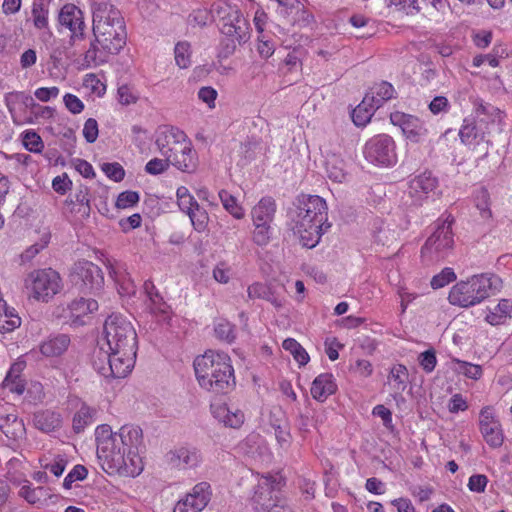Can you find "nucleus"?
I'll return each instance as SVG.
<instances>
[{
    "label": "nucleus",
    "mask_w": 512,
    "mask_h": 512,
    "mask_svg": "<svg viewBox=\"0 0 512 512\" xmlns=\"http://www.w3.org/2000/svg\"><path fill=\"white\" fill-rule=\"evenodd\" d=\"M167 461L177 468H192L200 461V453L195 448L181 447L170 451L166 455Z\"/></svg>",
    "instance_id": "393cba45"
},
{
    "label": "nucleus",
    "mask_w": 512,
    "mask_h": 512,
    "mask_svg": "<svg viewBox=\"0 0 512 512\" xmlns=\"http://www.w3.org/2000/svg\"><path fill=\"white\" fill-rule=\"evenodd\" d=\"M474 115L477 120H483L489 132L491 126L501 124L504 118V113L499 108L482 100L474 102Z\"/></svg>",
    "instance_id": "a878e982"
},
{
    "label": "nucleus",
    "mask_w": 512,
    "mask_h": 512,
    "mask_svg": "<svg viewBox=\"0 0 512 512\" xmlns=\"http://www.w3.org/2000/svg\"><path fill=\"white\" fill-rule=\"evenodd\" d=\"M118 100L122 105H130L137 102L139 96L128 85H122L117 90Z\"/></svg>",
    "instance_id": "6e6d98bb"
},
{
    "label": "nucleus",
    "mask_w": 512,
    "mask_h": 512,
    "mask_svg": "<svg viewBox=\"0 0 512 512\" xmlns=\"http://www.w3.org/2000/svg\"><path fill=\"white\" fill-rule=\"evenodd\" d=\"M219 198L225 210L234 218L242 219L244 217L243 208L238 204L237 199L232 194L226 190H220Z\"/></svg>",
    "instance_id": "37998d69"
},
{
    "label": "nucleus",
    "mask_w": 512,
    "mask_h": 512,
    "mask_svg": "<svg viewBox=\"0 0 512 512\" xmlns=\"http://www.w3.org/2000/svg\"><path fill=\"white\" fill-rule=\"evenodd\" d=\"M23 145L33 153H40L44 147L41 137L35 132H26L23 136Z\"/></svg>",
    "instance_id": "864d4df0"
},
{
    "label": "nucleus",
    "mask_w": 512,
    "mask_h": 512,
    "mask_svg": "<svg viewBox=\"0 0 512 512\" xmlns=\"http://www.w3.org/2000/svg\"><path fill=\"white\" fill-rule=\"evenodd\" d=\"M63 102L67 110L72 114H79L84 110V103L74 94H65L63 97Z\"/></svg>",
    "instance_id": "680f3d73"
},
{
    "label": "nucleus",
    "mask_w": 512,
    "mask_h": 512,
    "mask_svg": "<svg viewBox=\"0 0 512 512\" xmlns=\"http://www.w3.org/2000/svg\"><path fill=\"white\" fill-rule=\"evenodd\" d=\"M69 344L70 338L65 334H61L43 342L40 346V351L46 357H57L67 350Z\"/></svg>",
    "instance_id": "c9c22d12"
},
{
    "label": "nucleus",
    "mask_w": 512,
    "mask_h": 512,
    "mask_svg": "<svg viewBox=\"0 0 512 512\" xmlns=\"http://www.w3.org/2000/svg\"><path fill=\"white\" fill-rule=\"evenodd\" d=\"M211 498L210 484L200 482L196 484L192 491L186 495L185 499L180 500L174 507V512H199L202 511Z\"/></svg>",
    "instance_id": "a211bd4d"
},
{
    "label": "nucleus",
    "mask_w": 512,
    "mask_h": 512,
    "mask_svg": "<svg viewBox=\"0 0 512 512\" xmlns=\"http://www.w3.org/2000/svg\"><path fill=\"white\" fill-rule=\"evenodd\" d=\"M136 352L128 350V352L110 351V353L99 351V360L106 361L108 368L98 366L97 361H94L95 367L99 373L108 377L111 375L114 378L126 377L134 367Z\"/></svg>",
    "instance_id": "f8f14e48"
},
{
    "label": "nucleus",
    "mask_w": 512,
    "mask_h": 512,
    "mask_svg": "<svg viewBox=\"0 0 512 512\" xmlns=\"http://www.w3.org/2000/svg\"><path fill=\"white\" fill-rule=\"evenodd\" d=\"M326 173L330 180L342 183L347 177L345 162L337 154L331 153L326 156L325 160Z\"/></svg>",
    "instance_id": "f704fd0d"
},
{
    "label": "nucleus",
    "mask_w": 512,
    "mask_h": 512,
    "mask_svg": "<svg viewBox=\"0 0 512 512\" xmlns=\"http://www.w3.org/2000/svg\"><path fill=\"white\" fill-rule=\"evenodd\" d=\"M493 316L498 318H512V300L501 299L499 303L491 310Z\"/></svg>",
    "instance_id": "bf43d9fd"
},
{
    "label": "nucleus",
    "mask_w": 512,
    "mask_h": 512,
    "mask_svg": "<svg viewBox=\"0 0 512 512\" xmlns=\"http://www.w3.org/2000/svg\"><path fill=\"white\" fill-rule=\"evenodd\" d=\"M139 201V194L135 191H125L119 194L116 206L121 209L132 207Z\"/></svg>",
    "instance_id": "13d9d810"
},
{
    "label": "nucleus",
    "mask_w": 512,
    "mask_h": 512,
    "mask_svg": "<svg viewBox=\"0 0 512 512\" xmlns=\"http://www.w3.org/2000/svg\"><path fill=\"white\" fill-rule=\"evenodd\" d=\"M50 0H34L31 9V20L37 30L49 29Z\"/></svg>",
    "instance_id": "72a5a7b5"
},
{
    "label": "nucleus",
    "mask_w": 512,
    "mask_h": 512,
    "mask_svg": "<svg viewBox=\"0 0 512 512\" xmlns=\"http://www.w3.org/2000/svg\"><path fill=\"white\" fill-rule=\"evenodd\" d=\"M276 212L275 201L270 198H262L251 211L253 224L271 225Z\"/></svg>",
    "instance_id": "c756f323"
},
{
    "label": "nucleus",
    "mask_w": 512,
    "mask_h": 512,
    "mask_svg": "<svg viewBox=\"0 0 512 512\" xmlns=\"http://www.w3.org/2000/svg\"><path fill=\"white\" fill-rule=\"evenodd\" d=\"M253 242L259 246H265L271 239V225L253 224Z\"/></svg>",
    "instance_id": "3c124183"
},
{
    "label": "nucleus",
    "mask_w": 512,
    "mask_h": 512,
    "mask_svg": "<svg viewBox=\"0 0 512 512\" xmlns=\"http://www.w3.org/2000/svg\"><path fill=\"white\" fill-rule=\"evenodd\" d=\"M283 286H273L256 282L248 287V297L250 299H264L276 308H281L285 302L283 295Z\"/></svg>",
    "instance_id": "4be33fe9"
},
{
    "label": "nucleus",
    "mask_w": 512,
    "mask_h": 512,
    "mask_svg": "<svg viewBox=\"0 0 512 512\" xmlns=\"http://www.w3.org/2000/svg\"><path fill=\"white\" fill-rule=\"evenodd\" d=\"M99 309L98 302L92 298L80 297L73 300L67 306V313L64 317H70L74 320L82 318H94Z\"/></svg>",
    "instance_id": "b1692460"
},
{
    "label": "nucleus",
    "mask_w": 512,
    "mask_h": 512,
    "mask_svg": "<svg viewBox=\"0 0 512 512\" xmlns=\"http://www.w3.org/2000/svg\"><path fill=\"white\" fill-rule=\"evenodd\" d=\"M191 45L187 41H180L175 45L174 58L176 65L181 69H186L191 65Z\"/></svg>",
    "instance_id": "79ce46f5"
},
{
    "label": "nucleus",
    "mask_w": 512,
    "mask_h": 512,
    "mask_svg": "<svg viewBox=\"0 0 512 512\" xmlns=\"http://www.w3.org/2000/svg\"><path fill=\"white\" fill-rule=\"evenodd\" d=\"M199 385L216 395L227 394L235 387L234 369L230 357L224 352L206 351L194 360Z\"/></svg>",
    "instance_id": "7ed1b4c3"
},
{
    "label": "nucleus",
    "mask_w": 512,
    "mask_h": 512,
    "mask_svg": "<svg viewBox=\"0 0 512 512\" xmlns=\"http://www.w3.org/2000/svg\"><path fill=\"white\" fill-rule=\"evenodd\" d=\"M94 42L85 52L87 66H97L107 61L109 55L118 54L125 46L127 32L124 18L110 0H91Z\"/></svg>",
    "instance_id": "f257e3e1"
},
{
    "label": "nucleus",
    "mask_w": 512,
    "mask_h": 512,
    "mask_svg": "<svg viewBox=\"0 0 512 512\" xmlns=\"http://www.w3.org/2000/svg\"><path fill=\"white\" fill-rule=\"evenodd\" d=\"M211 10L213 17H218L222 23L227 21L234 12H240L238 6L228 0H219L215 2L212 5Z\"/></svg>",
    "instance_id": "a18cd8bd"
},
{
    "label": "nucleus",
    "mask_w": 512,
    "mask_h": 512,
    "mask_svg": "<svg viewBox=\"0 0 512 512\" xmlns=\"http://www.w3.org/2000/svg\"><path fill=\"white\" fill-rule=\"evenodd\" d=\"M7 108L11 114L12 120L17 125L25 123H31L32 118L30 116H23L20 111L23 108H34L37 107L41 110L42 116H50L52 109L50 107H40L35 104L33 98L26 95L23 92H12L6 97Z\"/></svg>",
    "instance_id": "dca6fc26"
},
{
    "label": "nucleus",
    "mask_w": 512,
    "mask_h": 512,
    "mask_svg": "<svg viewBox=\"0 0 512 512\" xmlns=\"http://www.w3.org/2000/svg\"><path fill=\"white\" fill-rule=\"evenodd\" d=\"M169 162L167 161V158L165 159H159L154 158L151 159L145 166V170L147 173L152 175L160 174L164 171H166L169 167Z\"/></svg>",
    "instance_id": "69168bd1"
},
{
    "label": "nucleus",
    "mask_w": 512,
    "mask_h": 512,
    "mask_svg": "<svg viewBox=\"0 0 512 512\" xmlns=\"http://www.w3.org/2000/svg\"><path fill=\"white\" fill-rule=\"evenodd\" d=\"M479 426L485 441L492 447H499L503 443V433L499 421L494 415L492 407H484L480 412Z\"/></svg>",
    "instance_id": "412c9836"
},
{
    "label": "nucleus",
    "mask_w": 512,
    "mask_h": 512,
    "mask_svg": "<svg viewBox=\"0 0 512 512\" xmlns=\"http://www.w3.org/2000/svg\"><path fill=\"white\" fill-rule=\"evenodd\" d=\"M489 205V194L486 189L481 188L476 196V207L480 210L484 218L491 217Z\"/></svg>",
    "instance_id": "4d7b16f0"
},
{
    "label": "nucleus",
    "mask_w": 512,
    "mask_h": 512,
    "mask_svg": "<svg viewBox=\"0 0 512 512\" xmlns=\"http://www.w3.org/2000/svg\"><path fill=\"white\" fill-rule=\"evenodd\" d=\"M455 279L456 274L454 270L452 268L446 267L431 279L430 284L433 289H439L453 282Z\"/></svg>",
    "instance_id": "8fccbe9b"
},
{
    "label": "nucleus",
    "mask_w": 512,
    "mask_h": 512,
    "mask_svg": "<svg viewBox=\"0 0 512 512\" xmlns=\"http://www.w3.org/2000/svg\"><path fill=\"white\" fill-rule=\"evenodd\" d=\"M23 483L19 490V496L24 498L29 504H37L42 499L49 497L44 487H32V484L28 480H24Z\"/></svg>",
    "instance_id": "58836bf2"
},
{
    "label": "nucleus",
    "mask_w": 512,
    "mask_h": 512,
    "mask_svg": "<svg viewBox=\"0 0 512 512\" xmlns=\"http://www.w3.org/2000/svg\"><path fill=\"white\" fill-rule=\"evenodd\" d=\"M221 32L232 41V44L226 45L225 56L235 52V42L243 45L250 39V25L241 12H234L227 21L222 23Z\"/></svg>",
    "instance_id": "4468645a"
},
{
    "label": "nucleus",
    "mask_w": 512,
    "mask_h": 512,
    "mask_svg": "<svg viewBox=\"0 0 512 512\" xmlns=\"http://www.w3.org/2000/svg\"><path fill=\"white\" fill-rule=\"evenodd\" d=\"M326 201L318 195L302 194L297 198L296 210L291 217L292 229L304 247L313 248L331 224L328 223Z\"/></svg>",
    "instance_id": "f03ea898"
},
{
    "label": "nucleus",
    "mask_w": 512,
    "mask_h": 512,
    "mask_svg": "<svg viewBox=\"0 0 512 512\" xmlns=\"http://www.w3.org/2000/svg\"><path fill=\"white\" fill-rule=\"evenodd\" d=\"M376 109L378 107L370 101V96L365 95L362 102L352 112L354 124L356 126H365L371 120Z\"/></svg>",
    "instance_id": "e433bc0d"
},
{
    "label": "nucleus",
    "mask_w": 512,
    "mask_h": 512,
    "mask_svg": "<svg viewBox=\"0 0 512 512\" xmlns=\"http://www.w3.org/2000/svg\"><path fill=\"white\" fill-rule=\"evenodd\" d=\"M214 335L218 340L231 344L236 339L237 329L231 322H218Z\"/></svg>",
    "instance_id": "49530a36"
},
{
    "label": "nucleus",
    "mask_w": 512,
    "mask_h": 512,
    "mask_svg": "<svg viewBox=\"0 0 512 512\" xmlns=\"http://www.w3.org/2000/svg\"><path fill=\"white\" fill-rule=\"evenodd\" d=\"M390 120L393 125L399 126L406 138L412 142L418 143L427 135L424 123L415 116L396 111L390 114Z\"/></svg>",
    "instance_id": "aec40b11"
},
{
    "label": "nucleus",
    "mask_w": 512,
    "mask_h": 512,
    "mask_svg": "<svg viewBox=\"0 0 512 512\" xmlns=\"http://www.w3.org/2000/svg\"><path fill=\"white\" fill-rule=\"evenodd\" d=\"M26 367V362L21 358L13 363L3 380V387L18 395L25 391V381L22 378V372Z\"/></svg>",
    "instance_id": "bb28decb"
},
{
    "label": "nucleus",
    "mask_w": 512,
    "mask_h": 512,
    "mask_svg": "<svg viewBox=\"0 0 512 512\" xmlns=\"http://www.w3.org/2000/svg\"><path fill=\"white\" fill-rule=\"evenodd\" d=\"M143 289L148 298L151 313L155 316L161 315L169 318L170 306L163 300L154 283L150 280L145 281Z\"/></svg>",
    "instance_id": "cd10ccee"
},
{
    "label": "nucleus",
    "mask_w": 512,
    "mask_h": 512,
    "mask_svg": "<svg viewBox=\"0 0 512 512\" xmlns=\"http://www.w3.org/2000/svg\"><path fill=\"white\" fill-rule=\"evenodd\" d=\"M388 380L391 382L393 390L397 392L404 391L408 381L407 368L402 364L394 365L390 370Z\"/></svg>",
    "instance_id": "a19ab883"
},
{
    "label": "nucleus",
    "mask_w": 512,
    "mask_h": 512,
    "mask_svg": "<svg viewBox=\"0 0 512 512\" xmlns=\"http://www.w3.org/2000/svg\"><path fill=\"white\" fill-rule=\"evenodd\" d=\"M213 19L212 10L199 8L189 15V22L197 26H205Z\"/></svg>",
    "instance_id": "5fc2aeb1"
},
{
    "label": "nucleus",
    "mask_w": 512,
    "mask_h": 512,
    "mask_svg": "<svg viewBox=\"0 0 512 512\" xmlns=\"http://www.w3.org/2000/svg\"><path fill=\"white\" fill-rule=\"evenodd\" d=\"M438 187V179L431 172H423L409 181L406 191L410 204L421 206Z\"/></svg>",
    "instance_id": "2eb2a0df"
},
{
    "label": "nucleus",
    "mask_w": 512,
    "mask_h": 512,
    "mask_svg": "<svg viewBox=\"0 0 512 512\" xmlns=\"http://www.w3.org/2000/svg\"><path fill=\"white\" fill-rule=\"evenodd\" d=\"M73 281L77 284L79 281L89 291L99 290L104 282L101 269L92 262L79 261L74 265L72 273Z\"/></svg>",
    "instance_id": "6ab92c4d"
},
{
    "label": "nucleus",
    "mask_w": 512,
    "mask_h": 512,
    "mask_svg": "<svg viewBox=\"0 0 512 512\" xmlns=\"http://www.w3.org/2000/svg\"><path fill=\"white\" fill-rule=\"evenodd\" d=\"M188 216L190 218L193 228L197 232L202 233L207 230L208 223H209V216H208L207 211L204 208H201L200 205H198L196 208H194L188 214Z\"/></svg>",
    "instance_id": "de8ad7c7"
},
{
    "label": "nucleus",
    "mask_w": 512,
    "mask_h": 512,
    "mask_svg": "<svg viewBox=\"0 0 512 512\" xmlns=\"http://www.w3.org/2000/svg\"><path fill=\"white\" fill-rule=\"evenodd\" d=\"M452 361L458 364V368L455 369L458 373H461L466 377L474 380L481 378L483 371L480 365L461 361L459 359H453Z\"/></svg>",
    "instance_id": "09e8293b"
},
{
    "label": "nucleus",
    "mask_w": 512,
    "mask_h": 512,
    "mask_svg": "<svg viewBox=\"0 0 512 512\" xmlns=\"http://www.w3.org/2000/svg\"><path fill=\"white\" fill-rule=\"evenodd\" d=\"M99 460L111 473L115 472L125 477H135L143 471V461L138 451L124 453L117 450V453Z\"/></svg>",
    "instance_id": "ddd939ff"
},
{
    "label": "nucleus",
    "mask_w": 512,
    "mask_h": 512,
    "mask_svg": "<svg viewBox=\"0 0 512 512\" xmlns=\"http://www.w3.org/2000/svg\"><path fill=\"white\" fill-rule=\"evenodd\" d=\"M436 362L437 360L434 350H426L419 356V363L426 372H432L436 366Z\"/></svg>",
    "instance_id": "338daca9"
},
{
    "label": "nucleus",
    "mask_w": 512,
    "mask_h": 512,
    "mask_svg": "<svg viewBox=\"0 0 512 512\" xmlns=\"http://www.w3.org/2000/svg\"><path fill=\"white\" fill-rule=\"evenodd\" d=\"M0 430L5 436L13 441L24 438L26 429L23 421L16 414L0 416Z\"/></svg>",
    "instance_id": "7c9ffc66"
},
{
    "label": "nucleus",
    "mask_w": 512,
    "mask_h": 512,
    "mask_svg": "<svg viewBox=\"0 0 512 512\" xmlns=\"http://www.w3.org/2000/svg\"><path fill=\"white\" fill-rule=\"evenodd\" d=\"M501 279L494 274L473 275L467 280L456 283L450 290L448 299L451 304L470 307L481 303L491 294L500 290Z\"/></svg>",
    "instance_id": "39448f33"
},
{
    "label": "nucleus",
    "mask_w": 512,
    "mask_h": 512,
    "mask_svg": "<svg viewBox=\"0 0 512 512\" xmlns=\"http://www.w3.org/2000/svg\"><path fill=\"white\" fill-rule=\"evenodd\" d=\"M25 286L34 299L48 302L61 291L62 280L59 273L51 268L38 269L27 276Z\"/></svg>",
    "instance_id": "1a4fd4ad"
},
{
    "label": "nucleus",
    "mask_w": 512,
    "mask_h": 512,
    "mask_svg": "<svg viewBox=\"0 0 512 512\" xmlns=\"http://www.w3.org/2000/svg\"><path fill=\"white\" fill-rule=\"evenodd\" d=\"M102 171L114 181H121L125 176V171L119 163H104Z\"/></svg>",
    "instance_id": "052dcab7"
},
{
    "label": "nucleus",
    "mask_w": 512,
    "mask_h": 512,
    "mask_svg": "<svg viewBox=\"0 0 512 512\" xmlns=\"http://www.w3.org/2000/svg\"><path fill=\"white\" fill-rule=\"evenodd\" d=\"M155 143L169 164L183 172H192L196 169V152L183 131L166 128L158 133Z\"/></svg>",
    "instance_id": "20e7f679"
},
{
    "label": "nucleus",
    "mask_w": 512,
    "mask_h": 512,
    "mask_svg": "<svg viewBox=\"0 0 512 512\" xmlns=\"http://www.w3.org/2000/svg\"><path fill=\"white\" fill-rule=\"evenodd\" d=\"M282 347L289 351L300 366L306 365L310 357L307 351L293 338H287L283 341Z\"/></svg>",
    "instance_id": "c03bdc74"
},
{
    "label": "nucleus",
    "mask_w": 512,
    "mask_h": 512,
    "mask_svg": "<svg viewBox=\"0 0 512 512\" xmlns=\"http://www.w3.org/2000/svg\"><path fill=\"white\" fill-rule=\"evenodd\" d=\"M98 123L94 118L86 120L83 127V136L88 143H94L98 137Z\"/></svg>",
    "instance_id": "0e129e2a"
},
{
    "label": "nucleus",
    "mask_w": 512,
    "mask_h": 512,
    "mask_svg": "<svg viewBox=\"0 0 512 512\" xmlns=\"http://www.w3.org/2000/svg\"><path fill=\"white\" fill-rule=\"evenodd\" d=\"M452 223L453 220L447 218L436 224L433 233L421 249L422 258L425 261L436 262L442 260L452 251L454 246Z\"/></svg>",
    "instance_id": "6e6552de"
},
{
    "label": "nucleus",
    "mask_w": 512,
    "mask_h": 512,
    "mask_svg": "<svg viewBox=\"0 0 512 512\" xmlns=\"http://www.w3.org/2000/svg\"><path fill=\"white\" fill-rule=\"evenodd\" d=\"M58 22L71 32V42L84 39L86 30L84 15L82 10L76 5L71 3L65 4L59 11Z\"/></svg>",
    "instance_id": "f3484780"
},
{
    "label": "nucleus",
    "mask_w": 512,
    "mask_h": 512,
    "mask_svg": "<svg viewBox=\"0 0 512 512\" xmlns=\"http://www.w3.org/2000/svg\"><path fill=\"white\" fill-rule=\"evenodd\" d=\"M103 333L110 351L137 352V334L131 322H104Z\"/></svg>",
    "instance_id": "9d476101"
},
{
    "label": "nucleus",
    "mask_w": 512,
    "mask_h": 512,
    "mask_svg": "<svg viewBox=\"0 0 512 512\" xmlns=\"http://www.w3.org/2000/svg\"><path fill=\"white\" fill-rule=\"evenodd\" d=\"M283 479L278 474L262 475L255 487L252 502L258 512H294L281 488Z\"/></svg>",
    "instance_id": "0eeeda50"
},
{
    "label": "nucleus",
    "mask_w": 512,
    "mask_h": 512,
    "mask_svg": "<svg viewBox=\"0 0 512 512\" xmlns=\"http://www.w3.org/2000/svg\"><path fill=\"white\" fill-rule=\"evenodd\" d=\"M364 156L373 164L392 166L397 162L395 142L389 135H377L365 144Z\"/></svg>",
    "instance_id": "9b49d317"
},
{
    "label": "nucleus",
    "mask_w": 512,
    "mask_h": 512,
    "mask_svg": "<svg viewBox=\"0 0 512 512\" xmlns=\"http://www.w3.org/2000/svg\"><path fill=\"white\" fill-rule=\"evenodd\" d=\"M95 414V409L82 405L73 417V430L76 433L82 432L88 425L93 423Z\"/></svg>",
    "instance_id": "ea45409f"
},
{
    "label": "nucleus",
    "mask_w": 512,
    "mask_h": 512,
    "mask_svg": "<svg viewBox=\"0 0 512 512\" xmlns=\"http://www.w3.org/2000/svg\"><path fill=\"white\" fill-rule=\"evenodd\" d=\"M60 90L58 87H40L35 90V97L41 102H48L51 99L57 98L59 96Z\"/></svg>",
    "instance_id": "774afa93"
},
{
    "label": "nucleus",
    "mask_w": 512,
    "mask_h": 512,
    "mask_svg": "<svg viewBox=\"0 0 512 512\" xmlns=\"http://www.w3.org/2000/svg\"><path fill=\"white\" fill-rule=\"evenodd\" d=\"M337 390L334 377L331 373H323L317 376L311 387V395L315 400L324 401Z\"/></svg>",
    "instance_id": "c85d7f7f"
},
{
    "label": "nucleus",
    "mask_w": 512,
    "mask_h": 512,
    "mask_svg": "<svg viewBox=\"0 0 512 512\" xmlns=\"http://www.w3.org/2000/svg\"><path fill=\"white\" fill-rule=\"evenodd\" d=\"M65 204L71 213L80 214L84 218L89 217L91 206L88 187L80 186L78 191L65 201Z\"/></svg>",
    "instance_id": "2f4dec72"
},
{
    "label": "nucleus",
    "mask_w": 512,
    "mask_h": 512,
    "mask_svg": "<svg viewBox=\"0 0 512 512\" xmlns=\"http://www.w3.org/2000/svg\"><path fill=\"white\" fill-rule=\"evenodd\" d=\"M275 437L279 446L283 449H287L291 444V433L287 426L275 425Z\"/></svg>",
    "instance_id": "e2e57ef3"
},
{
    "label": "nucleus",
    "mask_w": 512,
    "mask_h": 512,
    "mask_svg": "<svg viewBox=\"0 0 512 512\" xmlns=\"http://www.w3.org/2000/svg\"><path fill=\"white\" fill-rule=\"evenodd\" d=\"M88 470L83 465H75L73 469L67 474L63 481V487L65 489H71L72 484L75 481H82L87 477Z\"/></svg>",
    "instance_id": "603ef678"
},
{
    "label": "nucleus",
    "mask_w": 512,
    "mask_h": 512,
    "mask_svg": "<svg viewBox=\"0 0 512 512\" xmlns=\"http://www.w3.org/2000/svg\"><path fill=\"white\" fill-rule=\"evenodd\" d=\"M98 459L120 452L138 451L142 444V430L136 426L124 425L118 432H113L107 424L99 425L95 430Z\"/></svg>",
    "instance_id": "423d86ee"
},
{
    "label": "nucleus",
    "mask_w": 512,
    "mask_h": 512,
    "mask_svg": "<svg viewBox=\"0 0 512 512\" xmlns=\"http://www.w3.org/2000/svg\"><path fill=\"white\" fill-rule=\"evenodd\" d=\"M483 120H477L475 117L465 118L459 131V137L465 145H477L484 141L490 132L486 129Z\"/></svg>",
    "instance_id": "5701e85b"
},
{
    "label": "nucleus",
    "mask_w": 512,
    "mask_h": 512,
    "mask_svg": "<svg viewBox=\"0 0 512 512\" xmlns=\"http://www.w3.org/2000/svg\"><path fill=\"white\" fill-rule=\"evenodd\" d=\"M34 425L37 429L50 433L61 427L62 418L57 412L44 410L34 414Z\"/></svg>",
    "instance_id": "473e14b6"
},
{
    "label": "nucleus",
    "mask_w": 512,
    "mask_h": 512,
    "mask_svg": "<svg viewBox=\"0 0 512 512\" xmlns=\"http://www.w3.org/2000/svg\"><path fill=\"white\" fill-rule=\"evenodd\" d=\"M395 90L393 86L388 82H380L375 84L369 93L366 95L370 96V101L375 104L378 108L386 101L394 97Z\"/></svg>",
    "instance_id": "4c0bfd02"
}]
</instances>
